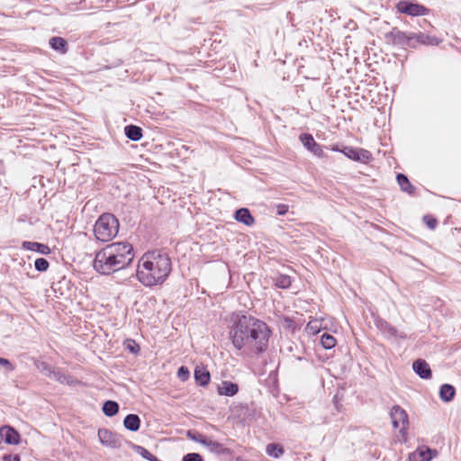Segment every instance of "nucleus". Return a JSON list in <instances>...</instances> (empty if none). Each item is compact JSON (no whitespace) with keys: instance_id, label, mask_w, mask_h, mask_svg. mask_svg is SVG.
I'll list each match as a JSON object with an SVG mask.
<instances>
[{"instance_id":"nucleus-32","label":"nucleus","mask_w":461,"mask_h":461,"mask_svg":"<svg viewBox=\"0 0 461 461\" xmlns=\"http://www.w3.org/2000/svg\"><path fill=\"white\" fill-rule=\"evenodd\" d=\"M190 375L189 370L186 366H182L177 371V376L182 380H186Z\"/></svg>"},{"instance_id":"nucleus-13","label":"nucleus","mask_w":461,"mask_h":461,"mask_svg":"<svg viewBox=\"0 0 461 461\" xmlns=\"http://www.w3.org/2000/svg\"><path fill=\"white\" fill-rule=\"evenodd\" d=\"M412 369L421 379L428 380L432 377V371L429 365L424 359L419 358L415 360L412 363Z\"/></svg>"},{"instance_id":"nucleus-29","label":"nucleus","mask_w":461,"mask_h":461,"mask_svg":"<svg viewBox=\"0 0 461 461\" xmlns=\"http://www.w3.org/2000/svg\"><path fill=\"white\" fill-rule=\"evenodd\" d=\"M136 453L149 461H158V457L151 454L147 448L141 446H134Z\"/></svg>"},{"instance_id":"nucleus-14","label":"nucleus","mask_w":461,"mask_h":461,"mask_svg":"<svg viewBox=\"0 0 461 461\" xmlns=\"http://www.w3.org/2000/svg\"><path fill=\"white\" fill-rule=\"evenodd\" d=\"M411 41L413 43L412 48H416L419 44L423 45H438L440 41L434 37L428 34H425L423 32L414 33L411 32Z\"/></svg>"},{"instance_id":"nucleus-30","label":"nucleus","mask_w":461,"mask_h":461,"mask_svg":"<svg viewBox=\"0 0 461 461\" xmlns=\"http://www.w3.org/2000/svg\"><path fill=\"white\" fill-rule=\"evenodd\" d=\"M50 267V263L43 258H39L34 261V267L39 272L47 271Z\"/></svg>"},{"instance_id":"nucleus-28","label":"nucleus","mask_w":461,"mask_h":461,"mask_svg":"<svg viewBox=\"0 0 461 461\" xmlns=\"http://www.w3.org/2000/svg\"><path fill=\"white\" fill-rule=\"evenodd\" d=\"M321 344L325 349H331L336 345V339L332 335L324 332L321 336Z\"/></svg>"},{"instance_id":"nucleus-16","label":"nucleus","mask_w":461,"mask_h":461,"mask_svg":"<svg viewBox=\"0 0 461 461\" xmlns=\"http://www.w3.org/2000/svg\"><path fill=\"white\" fill-rule=\"evenodd\" d=\"M203 446L205 447L210 452L216 455H226L230 450L221 443L213 440L211 438H206Z\"/></svg>"},{"instance_id":"nucleus-11","label":"nucleus","mask_w":461,"mask_h":461,"mask_svg":"<svg viewBox=\"0 0 461 461\" xmlns=\"http://www.w3.org/2000/svg\"><path fill=\"white\" fill-rule=\"evenodd\" d=\"M376 327L382 331L384 335H387L392 338H398L404 339L407 338V335L404 332L399 331L395 327L391 325L384 320L378 319L375 321Z\"/></svg>"},{"instance_id":"nucleus-26","label":"nucleus","mask_w":461,"mask_h":461,"mask_svg":"<svg viewBox=\"0 0 461 461\" xmlns=\"http://www.w3.org/2000/svg\"><path fill=\"white\" fill-rule=\"evenodd\" d=\"M103 411L106 416L113 417L119 411V404L114 401H106L103 405Z\"/></svg>"},{"instance_id":"nucleus-2","label":"nucleus","mask_w":461,"mask_h":461,"mask_svg":"<svg viewBox=\"0 0 461 461\" xmlns=\"http://www.w3.org/2000/svg\"><path fill=\"white\" fill-rule=\"evenodd\" d=\"M134 258L131 244L126 241L113 242L95 252L94 269L104 276H109L126 268Z\"/></svg>"},{"instance_id":"nucleus-10","label":"nucleus","mask_w":461,"mask_h":461,"mask_svg":"<svg viewBox=\"0 0 461 461\" xmlns=\"http://www.w3.org/2000/svg\"><path fill=\"white\" fill-rule=\"evenodd\" d=\"M98 438L102 445L112 448L120 447L122 445V437L107 429H100Z\"/></svg>"},{"instance_id":"nucleus-12","label":"nucleus","mask_w":461,"mask_h":461,"mask_svg":"<svg viewBox=\"0 0 461 461\" xmlns=\"http://www.w3.org/2000/svg\"><path fill=\"white\" fill-rule=\"evenodd\" d=\"M0 438L8 445H18L20 443L19 432L9 425H4L0 428Z\"/></svg>"},{"instance_id":"nucleus-31","label":"nucleus","mask_w":461,"mask_h":461,"mask_svg":"<svg viewBox=\"0 0 461 461\" xmlns=\"http://www.w3.org/2000/svg\"><path fill=\"white\" fill-rule=\"evenodd\" d=\"M186 436L191 440H193L194 442H197V443H200L202 445H203V443H204V440L207 438V437H205L204 435H203L201 433L194 432V431H192V430H188L187 433H186Z\"/></svg>"},{"instance_id":"nucleus-34","label":"nucleus","mask_w":461,"mask_h":461,"mask_svg":"<svg viewBox=\"0 0 461 461\" xmlns=\"http://www.w3.org/2000/svg\"><path fill=\"white\" fill-rule=\"evenodd\" d=\"M127 349H129L131 353H138L140 351V347L135 343L134 340H129L126 346Z\"/></svg>"},{"instance_id":"nucleus-22","label":"nucleus","mask_w":461,"mask_h":461,"mask_svg":"<svg viewBox=\"0 0 461 461\" xmlns=\"http://www.w3.org/2000/svg\"><path fill=\"white\" fill-rule=\"evenodd\" d=\"M194 379L199 385L205 386L209 384L211 375L206 368L196 367L194 370Z\"/></svg>"},{"instance_id":"nucleus-35","label":"nucleus","mask_w":461,"mask_h":461,"mask_svg":"<svg viewBox=\"0 0 461 461\" xmlns=\"http://www.w3.org/2000/svg\"><path fill=\"white\" fill-rule=\"evenodd\" d=\"M0 366H3L6 368L7 371L11 372L14 369V365L6 358L0 357Z\"/></svg>"},{"instance_id":"nucleus-5","label":"nucleus","mask_w":461,"mask_h":461,"mask_svg":"<svg viewBox=\"0 0 461 461\" xmlns=\"http://www.w3.org/2000/svg\"><path fill=\"white\" fill-rule=\"evenodd\" d=\"M385 40L393 45L413 47L411 32H402L397 27L385 33Z\"/></svg>"},{"instance_id":"nucleus-20","label":"nucleus","mask_w":461,"mask_h":461,"mask_svg":"<svg viewBox=\"0 0 461 461\" xmlns=\"http://www.w3.org/2000/svg\"><path fill=\"white\" fill-rule=\"evenodd\" d=\"M235 220L247 226H251L254 223V218L247 208H240L237 210L235 212Z\"/></svg>"},{"instance_id":"nucleus-15","label":"nucleus","mask_w":461,"mask_h":461,"mask_svg":"<svg viewBox=\"0 0 461 461\" xmlns=\"http://www.w3.org/2000/svg\"><path fill=\"white\" fill-rule=\"evenodd\" d=\"M437 456V451L429 447H419L415 452L410 455V461H430Z\"/></svg>"},{"instance_id":"nucleus-44","label":"nucleus","mask_w":461,"mask_h":461,"mask_svg":"<svg viewBox=\"0 0 461 461\" xmlns=\"http://www.w3.org/2000/svg\"><path fill=\"white\" fill-rule=\"evenodd\" d=\"M284 321H285V322H288V317H287V316H284Z\"/></svg>"},{"instance_id":"nucleus-33","label":"nucleus","mask_w":461,"mask_h":461,"mask_svg":"<svg viewBox=\"0 0 461 461\" xmlns=\"http://www.w3.org/2000/svg\"><path fill=\"white\" fill-rule=\"evenodd\" d=\"M183 461H203L201 455L197 453H189L183 457Z\"/></svg>"},{"instance_id":"nucleus-3","label":"nucleus","mask_w":461,"mask_h":461,"mask_svg":"<svg viewBox=\"0 0 461 461\" xmlns=\"http://www.w3.org/2000/svg\"><path fill=\"white\" fill-rule=\"evenodd\" d=\"M172 271L169 256L161 250L144 253L139 259L136 276L145 286L162 285Z\"/></svg>"},{"instance_id":"nucleus-41","label":"nucleus","mask_w":461,"mask_h":461,"mask_svg":"<svg viewBox=\"0 0 461 461\" xmlns=\"http://www.w3.org/2000/svg\"><path fill=\"white\" fill-rule=\"evenodd\" d=\"M330 149H331L332 151L341 152V149H339L338 145H333V146H331Z\"/></svg>"},{"instance_id":"nucleus-24","label":"nucleus","mask_w":461,"mask_h":461,"mask_svg":"<svg viewBox=\"0 0 461 461\" xmlns=\"http://www.w3.org/2000/svg\"><path fill=\"white\" fill-rule=\"evenodd\" d=\"M124 133L128 139L138 141L142 138V129L136 125H127L124 128Z\"/></svg>"},{"instance_id":"nucleus-40","label":"nucleus","mask_w":461,"mask_h":461,"mask_svg":"<svg viewBox=\"0 0 461 461\" xmlns=\"http://www.w3.org/2000/svg\"><path fill=\"white\" fill-rule=\"evenodd\" d=\"M307 329L310 330H313V332H317L316 327L313 326L312 322H309L307 325Z\"/></svg>"},{"instance_id":"nucleus-25","label":"nucleus","mask_w":461,"mask_h":461,"mask_svg":"<svg viewBox=\"0 0 461 461\" xmlns=\"http://www.w3.org/2000/svg\"><path fill=\"white\" fill-rule=\"evenodd\" d=\"M50 46L53 50L59 51V52H60L62 54H65L68 51V43L61 37H52L50 40Z\"/></svg>"},{"instance_id":"nucleus-43","label":"nucleus","mask_w":461,"mask_h":461,"mask_svg":"<svg viewBox=\"0 0 461 461\" xmlns=\"http://www.w3.org/2000/svg\"><path fill=\"white\" fill-rule=\"evenodd\" d=\"M296 359L300 361H304L309 366V361L306 358L297 357Z\"/></svg>"},{"instance_id":"nucleus-7","label":"nucleus","mask_w":461,"mask_h":461,"mask_svg":"<svg viewBox=\"0 0 461 461\" xmlns=\"http://www.w3.org/2000/svg\"><path fill=\"white\" fill-rule=\"evenodd\" d=\"M390 417L394 429H399L401 433L407 429L409 423L408 414L400 405H393L392 407Z\"/></svg>"},{"instance_id":"nucleus-37","label":"nucleus","mask_w":461,"mask_h":461,"mask_svg":"<svg viewBox=\"0 0 461 461\" xmlns=\"http://www.w3.org/2000/svg\"><path fill=\"white\" fill-rule=\"evenodd\" d=\"M276 286L280 288H287L288 287V277L283 276L276 281Z\"/></svg>"},{"instance_id":"nucleus-6","label":"nucleus","mask_w":461,"mask_h":461,"mask_svg":"<svg viewBox=\"0 0 461 461\" xmlns=\"http://www.w3.org/2000/svg\"><path fill=\"white\" fill-rule=\"evenodd\" d=\"M396 8L399 13L411 16H423L429 13V10L426 6L410 1H400Z\"/></svg>"},{"instance_id":"nucleus-4","label":"nucleus","mask_w":461,"mask_h":461,"mask_svg":"<svg viewBox=\"0 0 461 461\" xmlns=\"http://www.w3.org/2000/svg\"><path fill=\"white\" fill-rule=\"evenodd\" d=\"M119 231V221L112 213H103L99 216L94 226L95 239L102 242H108L116 237Z\"/></svg>"},{"instance_id":"nucleus-42","label":"nucleus","mask_w":461,"mask_h":461,"mask_svg":"<svg viewBox=\"0 0 461 461\" xmlns=\"http://www.w3.org/2000/svg\"><path fill=\"white\" fill-rule=\"evenodd\" d=\"M54 376H55V378H56L58 381H59V382H63L62 375H60L59 373H58V374L54 373Z\"/></svg>"},{"instance_id":"nucleus-39","label":"nucleus","mask_w":461,"mask_h":461,"mask_svg":"<svg viewBox=\"0 0 461 461\" xmlns=\"http://www.w3.org/2000/svg\"><path fill=\"white\" fill-rule=\"evenodd\" d=\"M5 461H20V456L19 455H5L4 456Z\"/></svg>"},{"instance_id":"nucleus-36","label":"nucleus","mask_w":461,"mask_h":461,"mask_svg":"<svg viewBox=\"0 0 461 461\" xmlns=\"http://www.w3.org/2000/svg\"><path fill=\"white\" fill-rule=\"evenodd\" d=\"M423 220L429 229H434L437 225V220L435 218L424 216Z\"/></svg>"},{"instance_id":"nucleus-45","label":"nucleus","mask_w":461,"mask_h":461,"mask_svg":"<svg viewBox=\"0 0 461 461\" xmlns=\"http://www.w3.org/2000/svg\"><path fill=\"white\" fill-rule=\"evenodd\" d=\"M280 64H281V66H282V67H284V66H285V61H283V62H282V63H280Z\"/></svg>"},{"instance_id":"nucleus-9","label":"nucleus","mask_w":461,"mask_h":461,"mask_svg":"<svg viewBox=\"0 0 461 461\" xmlns=\"http://www.w3.org/2000/svg\"><path fill=\"white\" fill-rule=\"evenodd\" d=\"M299 140L303 146L310 151L312 154L318 158H324L325 153L322 146L315 141L314 138L310 133H302L299 136Z\"/></svg>"},{"instance_id":"nucleus-23","label":"nucleus","mask_w":461,"mask_h":461,"mask_svg":"<svg viewBox=\"0 0 461 461\" xmlns=\"http://www.w3.org/2000/svg\"><path fill=\"white\" fill-rule=\"evenodd\" d=\"M456 389L452 384H444L439 389V397L445 402H449L454 399Z\"/></svg>"},{"instance_id":"nucleus-19","label":"nucleus","mask_w":461,"mask_h":461,"mask_svg":"<svg viewBox=\"0 0 461 461\" xmlns=\"http://www.w3.org/2000/svg\"><path fill=\"white\" fill-rule=\"evenodd\" d=\"M396 180L402 192L407 193L410 195L414 194L415 187L411 185V183L404 174L398 173L396 176Z\"/></svg>"},{"instance_id":"nucleus-38","label":"nucleus","mask_w":461,"mask_h":461,"mask_svg":"<svg viewBox=\"0 0 461 461\" xmlns=\"http://www.w3.org/2000/svg\"><path fill=\"white\" fill-rule=\"evenodd\" d=\"M288 212V206L285 204H279L277 206V213L279 215H285Z\"/></svg>"},{"instance_id":"nucleus-18","label":"nucleus","mask_w":461,"mask_h":461,"mask_svg":"<svg viewBox=\"0 0 461 461\" xmlns=\"http://www.w3.org/2000/svg\"><path fill=\"white\" fill-rule=\"evenodd\" d=\"M217 391L221 395L234 396L239 392V386L230 381H222Z\"/></svg>"},{"instance_id":"nucleus-1","label":"nucleus","mask_w":461,"mask_h":461,"mask_svg":"<svg viewBox=\"0 0 461 461\" xmlns=\"http://www.w3.org/2000/svg\"><path fill=\"white\" fill-rule=\"evenodd\" d=\"M270 334L264 321L250 315H237L230 330L233 347L249 357H258L267 349Z\"/></svg>"},{"instance_id":"nucleus-17","label":"nucleus","mask_w":461,"mask_h":461,"mask_svg":"<svg viewBox=\"0 0 461 461\" xmlns=\"http://www.w3.org/2000/svg\"><path fill=\"white\" fill-rule=\"evenodd\" d=\"M22 248L25 250L38 252L41 255H49L51 252V249L48 245L36 241H23L22 243Z\"/></svg>"},{"instance_id":"nucleus-21","label":"nucleus","mask_w":461,"mask_h":461,"mask_svg":"<svg viewBox=\"0 0 461 461\" xmlns=\"http://www.w3.org/2000/svg\"><path fill=\"white\" fill-rule=\"evenodd\" d=\"M123 426L130 431H137L140 427V419L137 414H128L123 420Z\"/></svg>"},{"instance_id":"nucleus-8","label":"nucleus","mask_w":461,"mask_h":461,"mask_svg":"<svg viewBox=\"0 0 461 461\" xmlns=\"http://www.w3.org/2000/svg\"><path fill=\"white\" fill-rule=\"evenodd\" d=\"M341 153L349 159L365 164L368 163L372 159L371 152L361 148L345 146L342 148Z\"/></svg>"},{"instance_id":"nucleus-27","label":"nucleus","mask_w":461,"mask_h":461,"mask_svg":"<svg viewBox=\"0 0 461 461\" xmlns=\"http://www.w3.org/2000/svg\"><path fill=\"white\" fill-rule=\"evenodd\" d=\"M266 452L268 456H272V457H279L281 455L284 454V449L283 447L278 445V444H275V443H270L266 447Z\"/></svg>"}]
</instances>
